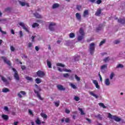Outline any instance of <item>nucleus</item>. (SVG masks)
<instances>
[{"instance_id":"54","label":"nucleus","mask_w":125,"mask_h":125,"mask_svg":"<svg viewBox=\"0 0 125 125\" xmlns=\"http://www.w3.org/2000/svg\"><path fill=\"white\" fill-rule=\"evenodd\" d=\"M20 38H21L23 37V33H22V31H20Z\"/></svg>"},{"instance_id":"57","label":"nucleus","mask_w":125,"mask_h":125,"mask_svg":"<svg viewBox=\"0 0 125 125\" xmlns=\"http://www.w3.org/2000/svg\"><path fill=\"white\" fill-rule=\"evenodd\" d=\"M101 29H102V27L101 26H100V27L96 28V30H97V31H100Z\"/></svg>"},{"instance_id":"58","label":"nucleus","mask_w":125,"mask_h":125,"mask_svg":"<svg viewBox=\"0 0 125 125\" xmlns=\"http://www.w3.org/2000/svg\"><path fill=\"white\" fill-rule=\"evenodd\" d=\"M35 37H36V36H32L31 37V39H32V42H34V39H35Z\"/></svg>"},{"instance_id":"50","label":"nucleus","mask_w":125,"mask_h":125,"mask_svg":"<svg viewBox=\"0 0 125 125\" xmlns=\"http://www.w3.org/2000/svg\"><path fill=\"white\" fill-rule=\"evenodd\" d=\"M4 110H5L7 112H8L9 109L8 106H4Z\"/></svg>"},{"instance_id":"15","label":"nucleus","mask_w":125,"mask_h":125,"mask_svg":"<svg viewBox=\"0 0 125 125\" xmlns=\"http://www.w3.org/2000/svg\"><path fill=\"white\" fill-rule=\"evenodd\" d=\"M88 15H89L88 10H85V11H83V18H86V17Z\"/></svg>"},{"instance_id":"64","label":"nucleus","mask_w":125,"mask_h":125,"mask_svg":"<svg viewBox=\"0 0 125 125\" xmlns=\"http://www.w3.org/2000/svg\"><path fill=\"white\" fill-rule=\"evenodd\" d=\"M18 122L16 121L14 123V125H18Z\"/></svg>"},{"instance_id":"24","label":"nucleus","mask_w":125,"mask_h":125,"mask_svg":"<svg viewBox=\"0 0 125 125\" xmlns=\"http://www.w3.org/2000/svg\"><path fill=\"white\" fill-rule=\"evenodd\" d=\"M89 94L91 95V96H93V97H95L96 99L98 98V96L94 94V93H93L92 91L89 92Z\"/></svg>"},{"instance_id":"29","label":"nucleus","mask_w":125,"mask_h":125,"mask_svg":"<svg viewBox=\"0 0 125 125\" xmlns=\"http://www.w3.org/2000/svg\"><path fill=\"white\" fill-rule=\"evenodd\" d=\"M25 79L27 81L33 82V78L32 77H30L29 76H27V77H25Z\"/></svg>"},{"instance_id":"6","label":"nucleus","mask_w":125,"mask_h":125,"mask_svg":"<svg viewBox=\"0 0 125 125\" xmlns=\"http://www.w3.org/2000/svg\"><path fill=\"white\" fill-rule=\"evenodd\" d=\"M37 76L40 78H43L45 76V73L44 72L42 71L41 70H39L37 72Z\"/></svg>"},{"instance_id":"16","label":"nucleus","mask_w":125,"mask_h":125,"mask_svg":"<svg viewBox=\"0 0 125 125\" xmlns=\"http://www.w3.org/2000/svg\"><path fill=\"white\" fill-rule=\"evenodd\" d=\"M1 117L5 121H7L9 120V116L8 115L3 114L2 115Z\"/></svg>"},{"instance_id":"32","label":"nucleus","mask_w":125,"mask_h":125,"mask_svg":"<svg viewBox=\"0 0 125 125\" xmlns=\"http://www.w3.org/2000/svg\"><path fill=\"white\" fill-rule=\"evenodd\" d=\"M41 116H42V117H43L44 119H47V115L44 113H41Z\"/></svg>"},{"instance_id":"27","label":"nucleus","mask_w":125,"mask_h":125,"mask_svg":"<svg viewBox=\"0 0 125 125\" xmlns=\"http://www.w3.org/2000/svg\"><path fill=\"white\" fill-rule=\"evenodd\" d=\"M78 110L79 111H80V112H81V115H85V113H84V112H83V110L82 109V108H78Z\"/></svg>"},{"instance_id":"19","label":"nucleus","mask_w":125,"mask_h":125,"mask_svg":"<svg viewBox=\"0 0 125 125\" xmlns=\"http://www.w3.org/2000/svg\"><path fill=\"white\" fill-rule=\"evenodd\" d=\"M33 15H34V17L35 18H36L37 19H41L42 18V16L37 12L34 13Z\"/></svg>"},{"instance_id":"56","label":"nucleus","mask_w":125,"mask_h":125,"mask_svg":"<svg viewBox=\"0 0 125 125\" xmlns=\"http://www.w3.org/2000/svg\"><path fill=\"white\" fill-rule=\"evenodd\" d=\"M10 10L11 8L10 7H7V8L5 9V11H9Z\"/></svg>"},{"instance_id":"8","label":"nucleus","mask_w":125,"mask_h":125,"mask_svg":"<svg viewBox=\"0 0 125 125\" xmlns=\"http://www.w3.org/2000/svg\"><path fill=\"white\" fill-rule=\"evenodd\" d=\"M19 24H20V26H21L22 28H23V30H25L26 32L29 33V30L28 28H27L26 27H25L24 23L22 22H20Z\"/></svg>"},{"instance_id":"33","label":"nucleus","mask_w":125,"mask_h":125,"mask_svg":"<svg viewBox=\"0 0 125 125\" xmlns=\"http://www.w3.org/2000/svg\"><path fill=\"white\" fill-rule=\"evenodd\" d=\"M0 77L1 78V80L3 81L4 83H6L7 82V80L5 77H3L2 76L0 75Z\"/></svg>"},{"instance_id":"10","label":"nucleus","mask_w":125,"mask_h":125,"mask_svg":"<svg viewBox=\"0 0 125 125\" xmlns=\"http://www.w3.org/2000/svg\"><path fill=\"white\" fill-rule=\"evenodd\" d=\"M65 122L66 123H69L70 122V120L69 118H65V117H63L62 119L61 122L62 123Z\"/></svg>"},{"instance_id":"1","label":"nucleus","mask_w":125,"mask_h":125,"mask_svg":"<svg viewBox=\"0 0 125 125\" xmlns=\"http://www.w3.org/2000/svg\"><path fill=\"white\" fill-rule=\"evenodd\" d=\"M35 87H36L37 88V90L36 89L33 90V91H34V93L37 94V97L39 98V99H40L41 101H43V98L41 97V96L40 95V92L41 91V88L38 86V85H37V84H35Z\"/></svg>"},{"instance_id":"34","label":"nucleus","mask_w":125,"mask_h":125,"mask_svg":"<svg viewBox=\"0 0 125 125\" xmlns=\"http://www.w3.org/2000/svg\"><path fill=\"white\" fill-rule=\"evenodd\" d=\"M99 105H100V106H102L103 108H104V109L106 108V107L104 105V104L102 103H99Z\"/></svg>"},{"instance_id":"31","label":"nucleus","mask_w":125,"mask_h":125,"mask_svg":"<svg viewBox=\"0 0 125 125\" xmlns=\"http://www.w3.org/2000/svg\"><path fill=\"white\" fill-rule=\"evenodd\" d=\"M82 5H77V6H76L77 10H78L79 11H80V10L82 9Z\"/></svg>"},{"instance_id":"47","label":"nucleus","mask_w":125,"mask_h":125,"mask_svg":"<svg viewBox=\"0 0 125 125\" xmlns=\"http://www.w3.org/2000/svg\"><path fill=\"white\" fill-rule=\"evenodd\" d=\"M102 0H97L96 1V3H97V4H100L102 3Z\"/></svg>"},{"instance_id":"63","label":"nucleus","mask_w":125,"mask_h":125,"mask_svg":"<svg viewBox=\"0 0 125 125\" xmlns=\"http://www.w3.org/2000/svg\"><path fill=\"white\" fill-rule=\"evenodd\" d=\"M35 48V50L37 51H39V48H38V46H36Z\"/></svg>"},{"instance_id":"60","label":"nucleus","mask_w":125,"mask_h":125,"mask_svg":"<svg viewBox=\"0 0 125 125\" xmlns=\"http://www.w3.org/2000/svg\"><path fill=\"white\" fill-rule=\"evenodd\" d=\"M11 34H12L13 35H15V33L14 32V30L13 29H11Z\"/></svg>"},{"instance_id":"25","label":"nucleus","mask_w":125,"mask_h":125,"mask_svg":"<svg viewBox=\"0 0 125 125\" xmlns=\"http://www.w3.org/2000/svg\"><path fill=\"white\" fill-rule=\"evenodd\" d=\"M47 65L48 66V67L49 68H52V63H51V62L48 61V60H47Z\"/></svg>"},{"instance_id":"18","label":"nucleus","mask_w":125,"mask_h":125,"mask_svg":"<svg viewBox=\"0 0 125 125\" xmlns=\"http://www.w3.org/2000/svg\"><path fill=\"white\" fill-rule=\"evenodd\" d=\"M57 87H58V89L59 90H65V88H64L63 86L62 85H57Z\"/></svg>"},{"instance_id":"55","label":"nucleus","mask_w":125,"mask_h":125,"mask_svg":"<svg viewBox=\"0 0 125 125\" xmlns=\"http://www.w3.org/2000/svg\"><path fill=\"white\" fill-rule=\"evenodd\" d=\"M65 113L67 114H69L70 113V110H69L67 109H65Z\"/></svg>"},{"instance_id":"43","label":"nucleus","mask_w":125,"mask_h":125,"mask_svg":"<svg viewBox=\"0 0 125 125\" xmlns=\"http://www.w3.org/2000/svg\"><path fill=\"white\" fill-rule=\"evenodd\" d=\"M75 80H77V81H80V78L78 77V76H77V75H75Z\"/></svg>"},{"instance_id":"26","label":"nucleus","mask_w":125,"mask_h":125,"mask_svg":"<svg viewBox=\"0 0 125 125\" xmlns=\"http://www.w3.org/2000/svg\"><path fill=\"white\" fill-rule=\"evenodd\" d=\"M35 83H36L39 84L42 83V81L41 79H40V78H36L35 79Z\"/></svg>"},{"instance_id":"14","label":"nucleus","mask_w":125,"mask_h":125,"mask_svg":"<svg viewBox=\"0 0 125 125\" xmlns=\"http://www.w3.org/2000/svg\"><path fill=\"white\" fill-rule=\"evenodd\" d=\"M75 17L77 20H78L79 21H81V15H80V13H77L76 14H75Z\"/></svg>"},{"instance_id":"28","label":"nucleus","mask_w":125,"mask_h":125,"mask_svg":"<svg viewBox=\"0 0 125 125\" xmlns=\"http://www.w3.org/2000/svg\"><path fill=\"white\" fill-rule=\"evenodd\" d=\"M39 26V24H38V23L36 22L33 23L32 24L33 28L38 27Z\"/></svg>"},{"instance_id":"39","label":"nucleus","mask_w":125,"mask_h":125,"mask_svg":"<svg viewBox=\"0 0 125 125\" xmlns=\"http://www.w3.org/2000/svg\"><path fill=\"white\" fill-rule=\"evenodd\" d=\"M57 66H60V67H65V65H63V64H62V63H57Z\"/></svg>"},{"instance_id":"44","label":"nucleus","mask_w":125,"mask_h":125,"mask_svg":"<svg viewBox=\"0 0 125 125\" xmlns=\"http://www.w3.org/2000/svg\"><path fill=\"white\" fill-rule=\"evenodd\" d=\"M104 62H105L109 61V58L106 57V58H104Z\"/></svg>"},{"instance_id":"3","label":"nucleus","mask_w":125,"mask_h":125,"mask_svg":"<svg viewBox=\"0 0 125 125\" xmlns=\"http://www.w3.org/2000/svg\"><path fill=\"white\" fill-rule=\"evenodd\" d=\"M108 118L114 120L117 122L121 121V119L116 116H112L111 113H108Z\"/></svg>"},{"instance_id":"13","label":"nucleus","mask_w":125,"mask_h":125,"mask_svg":"<svg viewBox=\"0 0 125 125\" xmlns=\"http://www.w3.org/2000/svg\"><path fill=\"white\" fill-rule=\"evenodd\" d=\"M102 14V9H97L96 12L95 14V15L97 17H100V15Z\"/></svg>"},{"instance_id":"59","label":"nucleus","mask_w":125,"mask_h":125,"mask_svg":"<svg viewBox=\"0 0 125 125\" xmlns=\"http://www.w3.org/2000/svg\"><path fill=\"white\" fill-rule=\"evenodd\" d=\"M29 115H33L32 111L30 109H29Z\"/></svg>"},{"instance_id":"53","label":"nucleus","mask_w":125,"mask_h":125,"mask_svg":"<svg viewBox=\"0 0 125 125\" xmlns=\"http://www.w3.org/2000/svg\"><path fill=\"white\" fill-rule=\"evenodd\" d=\"M63 71H64V72H72V70L66 69H64Z\"/></svg>"},{"instance_id":"51","label":"nucleus","mask_w":125,"mask_h":125,"mask_svg":"<svg viewBox=\"0 0 125 125\" xmlns=\"http://www.w3.org/2000/svg\"><path fill=\"white\" fill-rule=\"evenodd\" d=\"M20 3L22 6H24L25 5V3L24 2H20Z\"/></svg>"},{"instance_id":"11","label":"nucleus","mask_w":125,"mask_h":125,"mask_svg":"<svg viewBox=\"0 0 125 125\" xmlns=\"http://www.w3.org/2000/svg\"><path fill=\"white\" fill-rule=\"evenodd\" d=\"M21 94L23 95H25V94H26V93H25V91H21L20 92V93H18V96L19 98H22V96H21Z\"/></svg>"},{"instance_id":"36","label":"nucleus","mask_w":125,"mask_h":125,"mask_svg":"<svg viewBox=\"0 0 125 125\" xmlns=\"http://www.w3.org/2000/svg\"><path fill=\"white\" fill-rule=\"evenodd\" d=\"M60 101H58V102H55L54 103L55 105H56V107H59L60 105Z\"/></svg>"},{"instance_id":"38","label":"nucleus","mask_w":125,"mask_h":125,"mask_svg":"<svg viewBox=\"0 0 125 125\" xmlns=\"http://www.w3.org/2000/svg\"><path fill=\"white\" fill-rule=\"evenodd\" d=\"M106 68H107V64H104V65H103L101 67V69L103 70V69H105Z\"/></svg>"},{"instance_id":"45","label":"nucleus","mask_w":125,"mask_h":125,"mask_svg":"<svg viewBox=\"0 0 125 125\" xmlns=\"http://www.w3.org/2000/svg\"><path fill=\"white\" fill-rule=\"evenodd\" d=\"M124 67V65H122V64H119L118 65H117V68H123Z\"/></svg>"},{"instance_id":"17","label":"nucleus","mask_w":125,"mask_h":125,"mask_svg":"<svg viewBox=\"0 0 125 125\" xmlns=\"http://www.w3.org/2000/svg\"><path fill=\"white\" fill-rule=\"evenodd\" d=\"M93 83H94V84L95 85V87L97 89H100V85H99L98 81H97L96 80H93Z\"/></svg>"},{"instance_id":"30","label":"nucleus","mask_w":125,"mask_h":125,"mask_svg":"<svg viewBox=\"0 0 125 125\" xmlns=\"http://www.w3.org/2000/svg\"><path fill=\"white\" fill-rule=\"evenodd\" d=\"M35 123L38 125H40L41 124V121H40L39 119H37L35 121Z\"/></svg>"},{"instance_id":"46","label":"nucleus","mask_w":125,"mask_h":125,"mask_svg":"<svg viewBox=\"0 0 125 125\" xmlns=\"http://www.w3.org/2000/svg\"><path fill=\"white\" fill-rule=\"evenodd\" d=\"M74 100L75 101H80V98H79L78 96H75L74 97Z\"/></svg>"},{"instance_id":"40","label":"nucleus","mask_w":125,"mask_h":125,"mask_svg":"<svg viewBox=\"0 0 125 125\" xmlns=\"http://www.w3.org/2000/svg\"><path fill=\"white\" fill-rule=\"evenodd\" d=\"M114 76H115L114 73H113V72H112L111 73V75H110V80H112L113 78V77H114Z\"/></svg>"},{"instance_id":"9","label":"nucleus","mask_w":125,"mask_h":125,"mask_svg":"<svg viewBox=\"0 0 125 125\" xmlns=\"http://www.w3.org/2000/svg\"><path fill=\"white\" fill-rule=\"evenodd\" d=\"M55 25H56V23H54V22L50 23L49 25V29L50 30V31H54L55 29H54V27H53V26H55Z\"/></svg>"},{"instance_id":"52","label":"nucleus","mask_w":125,"mask_h":125,"mask_svg":"<svg viewBox=\"0 0 125 125\" xmlns=\"http://www.w3.org/2000/svg\"><path fill=\"white\" fill-rule=\"evenodd\" d=\"M21 68L22 70H24L26 68L25 65H21Z\"/></svg>"},{"instance_id":"21","label":"nucleus","mask_w":125,"mask_h":125,"mask_svg":"<svg viewBox=\"0 0 125 125\" xmlns=\"http://www.w3.org/2000/svg\"><path fill=\"white\" fill-rule=\"evenodd\" d=\"M59 7H60V4H58V3H54V4H53V5L52 6V8L53 9H54L57 8H58Z\"/></svg>"},{"instance_id":"37","label":"nucleus","mask_w":125,"mask_h":125,"mask_svg":"<svg viewBox=\"0 0 125 125\" xmlns=\"http://www.w3.org/2000/svg\"><path fill=\"white\" fill-rule=\"evenodd\" d=\"M75 37V34L74 33H71L69 34V38H74Z\"/></svg>"},{"instance_id":"61","label":"nucleus","mask_w":125,"mask_h":125,"mask_svg":"<svg viewBox=\"0 0 125 125\" xmlns=\"http://www.w3.org/2000/svg\"><path fill=\"white\" fill-rule=\"evenodd\" d=\"M32 46V43L31 42H29L28 43V47H31Z\"/></svg>"},{"instance_id":"20","label":"nucleus","mask_w":125,"mask_h":125,"mask_svg":"<svg viewBox=\"0 0 125 125\" xmlns=\"http://www.w3.org/2000/svg\"><path fill=\"white\" fill-rule=\"evenodd\" d=\"M95 117L97 119L100 120H102L103 117L100 114H98V115H95Z\"/></svg>"},{"instance_id":"41","label":"nucleus","mask_w":125,"mask_h":125,"mask_svg":"<svg viewBox=\"0 0 125 125\" xmlns=\"http://www.w3.org/2000/svg\"><path fill=\"white\" fill-rule=\"evenodd\" d=\"M105 40H103V41L100 42V46H101L102 45H103L105 43Z\"/></svg>"},{"instance_id":"62","label":"nucleus","mask_w":125,"mask_h":125,"mask_svg":"<svg viewBox=\"0 0 125 125\" xmlns=\"http://www.w3.org/2000/svg\"><path fill=\"white\" fill-rule=\"evenodd\" d=\"M86 120H87V121H88V122L91 123V120L88 118H86Z\"/></svg>"},{"instance_id":"12","label":"nucleus","mask_w":125,"mask_h":125,"mask_svg":"<svg viewBox=\"0 0 125 125\" xmlns=\"http://www.w3.org/2000/svg\"><path fill=\"white\" fill-rule=\"evenodd\" d=\"M117 21L121 24H125V18H120Z\"/></svg>"},{"instance_id":"49","label":"nucleus","mask_w":125,"mask_h":125,"mask_svg":"<svg viewBox=\"0 0 125 125\" xmlns=\"http://www.w3.org/2000/svg\"><path fill=\"white\" fill-rule=\"evenodd\" d=\"M120 41H119V40H115V41H114V43H115V44H118V43H120Z\"/></svg>"},{"instance_id":"35","label":"nucleus","mask_w":125,"mask_h":125,"mask_svg":"<svg viewBox=\"0 0 125 125\" xmlns=\"http://www.w3.org/2000/svg\"><path fill=\"white\" fill-rule=\"evenodd\" d=\"M69 85L71 86V87H72L74 89H77V86H76V85H74L73 83H70V84H69Z\"/></svg>"},{"instance_id":"7","label":"nucleus","mask_w":125,"mask_h":125,"mask_svg":"<svg viewBox=\"0 0 125 125\" xmlns=\"http://www.w3.org/2000/svg\"><path fill=\"white\" fill-rule=\"evenodd\" d=\"M1 58L3 60L4 62L7 63L9 66H11V62L10 61H8V59L3 56L1 57Z\"/></svg>"},{"instance_id":"42","label":"nucleus","mask_w":125,"mask_h":125,"mask_svg":"<svg viewBox=\"0 0 125 125\" xmlns=\"http://www.w3.org/2000/svg\"><path fill=\"white\" fill-rule=\"evenodd\" d=\"M69 76V75L68 73H64V74H63L64 78H68Z\"/></svg>"},{"instance_id":"4","label":"nucleus","mask_w":125,"mask_h":125,"mask_svg":"<svg viewBox=\"0 0 125 125\" xmlns=\"http://www.w3.org/2000/svg\"><path fill=\"white\" fill-rule=\"evenodd\" d=\"M95 51V43L92 42L89 45V51L91 55H93Z\"/></svg>"},{"instance_id":"2","label":"nucleus","mask_w":125,"mask_h":125,"mask_svg":"<svg viewBox=\"0 0 125 125\" xmlns=\"http://www.w3.org/2000/svg\"><path fill=\"white\" fill-rule=\"evenodd\" d=\"M79 34H80L81 35H79L78 37H77V41L80 42L82 40H83L84 37L85 36V33H84L83 30L82 28H81L79 29Z\"/></svg>"},{"instance_id":"22","label":"nucleus","mask_w":125,"mask_h":125,"mask_svg":"<svg viewBox=\"0 0 125 125\" xmlns=\"http://www.w3.org/2000/svg\"><path fill=\"white\" fill-rule=\"evenodd\" d=\"M2 92L4 93H6L8 92H10V89H9L8 88H4L2 89Z\"/></svg>"},{"instance_id":"48","label":"nucleus","mask_w":125,"mask_h":125,"mask_svg":"<svg viewBox=\"0 0 125 125\" xmlns=\"http://www.w3.org/2000/svg\"><path fill=\"white\" fill-rule=\"evenodd\" d=\"M10 50L11 51L13 52L14 51H15V48L13 46H10Z\"/></svg>"},{"instance_id":"5","label":"nucleus","mask_w":125,"mask_h":125,"mask_svg":"<svg viewBox=\"0 0 125 125\" xmlns=\"http://www.w3.org/2000/svg\"><path fill=\"white\" fill-rule=\"evenodd\" d=\"M13 71L15 72L14 74V78L16 79V81H20V77L19 75H18V73L17 70H16L15 68H13L12 69Z\"/></svg>"},{"instance_id":"23","label":"nucleus","mask_w":125,"mask_h":125,"mask_svg":"<svg viewBox=\"0 0 125 125\" xmlns=\"http://www.w3.org/2000/svg\"><path fill=\"white\" fill-rule=\"evenodd\" d=\"M104 83L106 86H109L110 84V82H109V79H106L105 81H104Z\"/></svg>"}]
</instances>
